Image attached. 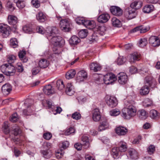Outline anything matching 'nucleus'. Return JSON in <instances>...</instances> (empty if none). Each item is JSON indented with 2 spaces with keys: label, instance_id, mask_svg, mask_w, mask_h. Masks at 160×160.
I'll list each match as a JSON object with an SVG mask.
<instances>
[{
  "label": "nucleus",
  "instance_id": "nucleus-42",
  "mask_svg": "<svg viewBox=\"0 0 160 160\" xmlns=\"http://www.w3.org/2000/svg\"><path fill=\"white\" fill-rule=\"evenodd\" d=\"M112 21L113 26L114 27H120L121 26V21L115 17H113L112 18Z\"/></svg>",
  "mask_w": 160,
  "mask_h": 160
},
{
  "label": "nucleus",
  "instance_id": "nucleus-45",
  "mask_svg": "<svg viewBox=\"0 0 160 160\" xmlns=\"http://www.w3.org/2000/svg\"><path fill=\"white\" fill-rule=\"evenodd\" d=\"M16 60V56L13 55H8L7 58V61L8 62V64H11L15 62Z\"/></svg>",
  "mask_w": 160,
  "mask_h": 160
},
{
  "label": "nucleus",
  "instance_id": "nucleus-6",
  "mask_svg": "<svg viewBox=\"0 0 160 160\" xmlns=\"http://www.w3.org/2000/svg\"><path fill=\"white\" fill-rule=\"evenodd\" d=\"M137 15V12L133 8H129L125 11V17L128 20L132 19L136 17Z\"/></svg>",
  "mask_w": 160,
  "mask_h": 160
},
{
  "label": "nucleus",
  "instance_id": "nucleus-39",
  "mask_svg": "<svg viewBox=\"0 0 160 160\" xmlns=\"http://www.w3.org/2000/svg\"><path fill=\"white\" fill-rule=\"evenodd\" d=\"M138 113L139 117L141 119H145L148 116V113L144 110H140Z\"/></svg>",
  "mask_w": 160,
  "mask_h": 160
},
{
  "label": "nucleus",
  "instance_id": "nucleus-22",
  "mask_svg": "<svg viewBox=\"0 0 160 160\" xmlns=\"http://www.w3.org/2000/svg\"><path fill=\"white\" fill-rule=\"evenodd\" d=\"M83 25L89 29H94L95 26V22L93 21H89L85 19Z\"/></svg>",
  "mask_w": 160,
  "mask_h": 160
},
{
  "label": "nucleus",
  "instance_id": "nucleus-30",
  "mask_svg": "<svg viewBox=\"0 0 160 160\" xmlns=\"http://www.w3.org/2000/svg\"><path fill=\"white\" fill-rule=\"evenodd\" d=\"M121 152L118 148L114 147L112 149L111 154L114 158H118L121 155Z\"/></svg>",
  "mask_w": 160,
  "mask_h": 160
},
{
  "label": "nucleus",
  "instance_id": "nucleus-62",
  "mask_svg": "<svg viewBox=\"0 0 160 160\" xmlns=\"http://www.w3.org/2000/svg\"><path fill=\"white\" fill-rule=\"evenodd\" d=\"M155 147L152 145L149 146L148 149V153L151 154H152L155 151Z\"/></svg>",
  "mask_w": 160,
  "mask_h": 160
},
{
  "label": "nucleus",
  "instance_id": "nucleus-15",
  "mask_svg": "<svg viewBox=\"0 0 160 160\" xmlns=\"http://www.w3.org/2000/svg\"><path fill=\"white\" fill-rule=\"evenodd\" d=\"M115 130L116 133L119 136L125 135L128 131L127 128L122 126H119L116 128Z\"/></svg>",
  "mask_w": 160,
  "mask_h": 160
},
{
  "label": "nucleus",
  "instance_id": "nucleus-7",
  "mask_svg": "<svg viewBox=\"0 0 160 160\" xmlns=\"http://www.w3.org/2000/svg\"><path fill=\"white\" fill-rule=\"evenodd\" d=\"M141 57V55L139 53L134 52L129 55L128 58L129 62L131 63H132L139 61Z\"/></svg>",
  "mask_w": 160,
  "mask_h": 160
},
{
  "label": "nucleus",
  "instance_id": "nucleus-3",
  "mask_svg": "<svg viewBox=\"0 0 160 160\" xmlns=\"http://www.w3.org/2000/svg\"><path fill=\"white\" fill-rule=\"evenodd\" d=\"M1 70L3 73L7 76L12 75L16 72L14 66L8 64L2 65L1 66Z\"/></svg>",
  "mask_w": 160,
  "mask_h": 160
},
{
  "label": "nucleus",
  "instance_id": "nucleus-44",
  "mask_svg": "<svg viewBox=\"0 0 160 160\" xmlns=\"http://www.w3.org/2000/svg\"><path fill=\"white\" fill-rule=\"evenodd\" d=\"M88 30L86 29H83L81 30L78 32L79 37L82 38H86L88 35Z\"/></svg>",
  "mask_w": 160,
  "mask_h": 160
},
{
  "label": "nucleus",
  "instance_id": "nucleus-17",
  "mask_svg": "<svg viewBox=\"0 0 160 160\" xmlns=\"http://www.w3.org/2000/svg\"><path fill=\"white\" fill-rule=\"evenodd\" d=\"M92 118L95 122L100 120L101 116L99 110L98 108L95 109L92 112Z\"/></svg>",
  "mask_w": 160,
  "mask_h": 160
},
{
  "label": "nucleus",
  "instance_id": "nucleus-51",
  "mask_svg": "<svg viewBox=\"0 0 160 160\" xmlns=\"http://www.w3.org/2000/svg\"><path fill=\"white\" fill-rule=\"evenodd\" d=\"M41 152L43 155L44 157L46 158H49L52 156V153L51 152H49L47 151L43 150Z\"/></svg>",
  "mask_w": 160,
  "mask_h": 160
},
{
  "label": "nucleus",
  "instance_id": "nucleus-50",
  "mask_svg": "<svg viewBox=\"0 0 160 160\" xmlns=\"http://www.w3.org/2000/svg\"><path fill=\"white\" fill-rule=\"evenodd\" d=\"M10 45L13 48H15L18 46V42L16 38H12L10 40Z\"/></svg>",
  "mask_w": 160,
  "mask_h": 160
},
{
  "label": "nucleus",
  "instance_id": "nucleus-1",
  "mask_svg": "<svg viewBox=\"0 0 160 160\" xmlns=\"http://www.w3.org/2000/svg\"><path fill=\"white\" fill-rule=\"evenodd\" d=\"M134 104L132 101H126L125 104L127 108H125L122 110V117L126 119H129L131 117L135 116L137 110L133 104Z\"/></svg>",
  "mask_w": 160,
  "mask_h": 160
},
{
  "label": "nucleus",
  "instance_id": "nucleus-34",
  "mask_svg": "<svg viewBox=\"0 0 160 160\" xmlns=\"http://www.w3.org/2000/svg\"><path fill=\"white\" fill-rule=\"evenodd\" d=\"M82 141L84 148H87L89 147V143L88 138V136L85 135L83 136L82 138Z\"/></svg>",
  "mask_w": 160,
  "mask_h": 160
},
{
  "label": "nucleus",
  "instance_id": "nucleus-32",
  "mask_svg": "<svg viewBox=\"0 0 160 160\" xmlns=\"http://www.w3.org/2000/svg\"><path fill=\"white\" fill-rule=\"evenodd\" d=\"M128 153L131 158L134 159L138 158V153L135 149L132 148L129 149L128 150Z\"/></svg>",
  "mask_w": 160,
  "mask_h": 160
},
{
  "label": "nucleus",
  "instance_id": "nucleus-29",
  "mask_svg": "<svg viewBox=\"0 0 160 160\" xmlns=\"http://www.w3.org/2000/svg\"><path fill=\"white\" fill-rule=\"evenodd\" d=\"M49 64V62L45 59H41L39 61L38 63L39 67L42 68H47Z\"/></svg>",
  "mask_w": 160,
  "mask_h": 160
},
{
  "label": "nucleus",
  "instance_id": "nucleus-12",
  "mask_svg": "<svg viewBox=\"0 0 160 160\" xmlns=\"http://www.w3.org/2000/svg\"><path fill=\"white\" fill-rule=\"evenodd\" d=\"M145 84L148 85L149 87L152 88L155 87L156 85V80L151 76L147 77L145 78Z\"/></svg>",
  "mask_w": 160,
  "mask_h": 160
},
{
  "label": "nucleus",
  "instance_id": "nucleus-36",
  "mask_svg": "<svg viewBox=\"0 0 160 160\" xmlns=\"http://www.w3.org/2000/svg\"><path fill=\"white\" fill-rule=\"evenodd\" d=\"M109 126V124L107 121L106 120L102 122L99 125L98 128V131H102L105 130L106 129L108 128Z\"/></svg>",
  "mask_w": 160,
  "mask_h": 160
},
{
  "label": "nucleus",
  "instance_id": "nucleus-14",
  "mask_svg": "<svg viewBox=\"0 0 160 160\" xmlns=\"http://www.w3.org/2000/svg\"><path fill=\"white\" fill-rule=\"evenodd\" d=\"M118 82L121 84H125L128 81V76L124 72L120 73L118 74Z\"/></svg>",
  "mask_w": 160,
  "mask_h": 160
},
{
  "label": "nucleus",
  "instance_id": "nucleus-43",
  "mask_svg": "<svg viewBox=\"0 0 160 160\" xmlns=\"http://www.w3.org/2000/svg\"><path fill=\"white\" fill-rule=\"evenodd\" d=\"M2 128L3 129V131L6 134L10 132L9 126L8 122L5 121L3 124Z\"/></svg>",
  "mask_w": 160,
  "mask_h": 160
},
{
  "label": "nucleus",
  "instance_id": "nucleus-63",
  "mask_svg": "<svg viewBox=\"0 0 160 160\" xmlns=\"http://www.w3.org/2000/svg\"><path fill=\"white\" fill-rule=\"evenodd\" d=\"M137 71V68L134 66H132L129 68V71L131 74L135 73Z\"/></svg>",
  "mask_w": 160,
  "mask_h": 160
},
{
  "label": "nucleus",
  "instance_id": "nucleus-18",
  "mask_svg": "<svg viewBox=\"0 0 160 160\" xmlns=\"http://www.w3.org/2000/svg\"><path fill=\"white\" fill-rule=\"evenodd\" d=\"M110 16L107 13L102 14L98 16L97 18L98 21L100 23H105L109 19Z\"/></svg>",
  "mask_w": 160,
  "mask_h": 160
},
{
  "label": "nucleus",
  "instance_id": "nucleus-24",
  "mask_svg": "<svg viewBox=\"0 0 160 160\" xmlns=\"http://www.w3.org/2000/svg\"><path fill=\"white\" fill-rule=\"evenodd\" d=\"M17 17L13 15H9L8 17V23L12 25L15 26L18 22Z\"/></svg>",
  "mask_w": 160,
  "mask_h": 160
},
{
  "label": "nucleus",
  "instance_id": "nucleus-2",
  "mask_svg": "<svg viewBox=\"0 0 160 160\" xmlns=\"http://www.w3.org/2000/svg\"><path fill=\"white\" fill-rule=\"evenodd\" d=\"M60 22V27L62 31L65 32L69 31L71 29V23L68 19H62L61 17H57Z\"/></svg>",
  "mask_w": 160,
  "mask_h": 160
},
{
  "label": "nucleus",
  "instance_id": "nucleus-20",
  "mask_svg": "<svg viewBox=\"0 0 160 160\" xmlns=\"http://www.w3.org/2000/svg\"><path fill=\"white\" fill-rule=\"evenodd\" d=\"M12 90V86L8 83L5 84L2 87V92L5 95L9 94Z\"/></svg>",
  "mask_w": 160,
  "mask_h": 160
},
{
  "label": "nucleus",
  "instance_id": "nucleus-23",
  "mask_svg": "<svg viewBox=\"0 0 160 160\" xmlns=\"http://www.w3.org/2000/svg\"><path fill=\"white\" fill-rule=\"evenodd\" d=\"M105 31V27L104 26H97L94 28V31L96 33H98L101 35L104 34Z\"/></svg>",
  "mask_w": 160,
  "mask_h": 160
},
{
  "label": "nucleus",
  "instance_id": "nucleus-61",
  "mask_svg": "<svg viewBox=\"0 0 160 160\" xmlns=\"http://www.w3.org/2000/svg\"><path fill=\"white\" fill-rule=\"evenodd\" d=\"M17 6L20 9L24 8L25 6V3L24 1L20 0L17 4Z\"/></svg>",
  "mask_w": 160,
  "mask_h": 160
},
{
  "label": "nucleus",
  "instance_id": "nucleus-46",
  "mask_svg": "<svg viewBox=\"0 0 160 160\" xmlns=\"http://www.w3.org/2000/svg\"><path fill=\"white\" fill-rule=\"evenodd\" d=\"M120 113V111L117 108L113 109L109 112L110 114L113 116H116L118 115Z\"/></svg>",
  "mask_w": 160,
  "mask_h": 160
},
{
  "label": "nucleus",
  "instance_id": "nucleus-33",
  "mask_svg": "<svg viewBox=\"0 0 160 160\" xmlns=\"http://www.w3.org/2000/svg\"><path fill=\"white\" fill-rule=\"evenodd\" d=\"M149 116L152 119H157L160 116V113L155 110H151L149 112Z\"/></svg>",
  "mask_w": 160,
  "mask_h": 160
},
{
  "label": "nucleus",
  "instance_id": "nucleus-26",
  "mask_svg": "<svg viewBox=\"0 0 160 160\" xmlns=\"http://www.w3.org/2000/svg\"><path fill=\"white\" fill-rule=\"evenodd\" d=\"M43 91L45 94L48 95L53 94L54 92L50 85L46 86L43 88Z\"/></svg>",
  "mask_w": 160,
  "mask_h": 160
},
{
  "label": "nucleus",
  "instance_id": "nucleus-55",
  "mask_svg": "<svg viewBox=\"0 0 160 160\" xmlns=\"http://www.w3.org/2000/svg\"><path fill=\"white\" fill-rule=\"evenodd\" d=\"M41 70V68L39 66L33 68L32 70V73L33 75H36Z\"/></svg>",
  "mask_w": 160,
  "mask_h": 160
},
{
  "label": "nucleus",
  "instance_id": "nucleus-35",
  "mask_svg": "<svg viewBox=\"0 0 160 160\" xmlns=\"http://www.w3.org/2000/svg\"><path fill=\"white\" fill-rule=\"evenodd\" d=\"M80 40L78 38L75 36H73L71 37L69 40V42L71 45H77L80 42Z\"/></svg>",
  "mask_w": 160,
  "mask_h": 160
},
{
  "label": "nucleus",
  "instance_id": "nucleus-52",
  "mask_svg": "<svg viewBox=\"0 0 160 160\" xmlns=\"http://www.w3.org/2000/svg\"><path fill=\"white\" fill-rule=\"evenodd\" d=\"M6 7L8 10L11 12L13 11L15 9L12 3L9 2L7 3Z\"/></svg>",
  "mask_w": 160,
  "mask_h": 160
},
{
  "label": "nucleus",
  "instance_id": "nucleus-25",
  "mask_svg": "<svg viewBox=\"0 0 160 160\" xmlns=\"http://www.w3.org/2000/svg\"><path fill=\"white\" fill-rule=\"evenodd\" d=\"M148 29L143 25L139 26L134 28L130 31L131 33H133L137 31H140L141 33L146 32Z\"/></svg>",
  "mask_w": 160,
  "mask_h": 160
},
{
  "label": "nucleus",
  "instance_id": "nucleus-59",
  "mask_svg": "<svg viewBox=\"0 0 160 160\" xmlns=\"http://www.w3.org/2000/svg\"><path fill=\"white\" fill-rule=\"evenodd\" d=\"M74 129L73 128L71 127L66 130L64 134L65 135H69L71 134L74 133Z\"/></svg>",
  "mask_w": 160,
  "mask_h": 160
},
{
  "label": "nucleus",
  "instance_id": "nucleus-64",
  "mask_svg": "<svg viewBox=\"0 0 160 160\" xmlns=\"http://www.w3.org/2000/svg\"><path fill=\"white\" fill-rule=\"evenodd\" d=\"M18 115L17 113H15L13 114L10 118V120L12 122H15L18 119Z\"/></svg>",
  "mask_w": 160,
  "mask_h": 160
},
{
  "label": "nucleus",
  "instance_id": "nucleus-40",
  "mask_svg": "<svg viewBox=\"0 0 160 160\" xmlns=\"http://www.w3.org/2000/svg\"><path fill=\"white\" fill-rule=\"evenodd\" d=\"M142 104L145 107H151L153 105V102L149 98H146L142 102Z\"/></svg>",
  "mask_w": 160,
  "mask_h": 160
},
{
  "label": "nucleus",
  "instance_id": "nucleus-21",
  "mask_svg": "<svg viewBox=\"0 0 160 160\" xmlns=\"http://www.w3.org/2000/svg\"><path fill=\"white\" fill-rule=\"evenodd\" d=\"M37 20L39 22H43L47 19L46 15L43 12L40 11L36 15Z\"/></svg>",
  "mask_w": 160,
  "mask_h": 160
},
{
  "label": "nucleus",
  "instance_id": "nucleus-58",
  "mask_svg": "<svg viewBox=\"0 0 160 160\" xmlns=\"http://www.w3.org/2000/svg\"><path fill=\"white\" fill-rule=\"evenodd\" d=\"M72 117L73 119L78 120L81 118V114L79 112H76L72 114Z\"/></svg>",
  "mask_w": 160,
  "mask_h": 160
},
{
  "label": "nucleus",
  "instance_id": "nucleus-54",
  "mask_svg": "<svg viewBox=\"0 0 160 160\" xmlns=\"http://www.w3.org/2000/svg\"><path fill=\"white\" fill-rule=\"evenodd\" d=\"M85 19L82 17H78L76 18L75 21L76 23L78 24L83 25Z\"/></svg>",
  "mask_w": 160,
  "mask_h": 160
},
{
  "label": "nucleus",
  "instance_id": "nucleus-16",
  "mask_svg": "<svg viewBox=\"0 0 160 160\" xmlns=\"http://www.w3.org/2000/svg\"><path fill=\"white\" fill-rule=\"evenodd\" d=\"M87 73L85 71L82 70L79 71L78 72L77 74V81L79 82L83 81L84 79L87 78Z\"/></svg>",
  "mask_w": 160,
  "mask_h": 160
},
{
  "label": "nucleus",
  "instance_id": "nucleus-53",
  "mask_svg": "<svg viewBox=\"0 0 160 160\" xmlns=\"http://www.w3.org/2000/svg\"><path fill=\"white\" fill-rule=\"evenodd\" d=\"M98 39V38L96 33H94L92 36L89 38L90 41L94 42L97 41Z\"/></svg>",
  "mask_w": 160,
  "mask_h": 160
},
{
  "label": "nucleus",
  "instance_id": "nucleus-38",
  "mask_svg": "<svg viewBox=\"0 0 160 160\" xmlns=\"http://www.w3.org/2000/svg\"><path fill=\"white\" fill-rule=\"evenodd\" d=\"M154 9V7L152 5H147L143 8L142 10L145 13H149L152 11Z\"/></svg>",
  "mask_w": 160,
  "mask_h": 160
},
{
  "label": "nucleus",
  "instance_id": "nucleus-8",
  "mask_svg": "<svg viewBox=\"0 0 160 160\" xmlns=\"http://www.w3.org/2000/svg\"><path fill=\"white\" fill-rule=\"evenodd\" d=\"M116 80L115 75L112 73H108L104 76L103 80L106 84H109L112 83Z\"/></svg>",
  "mask_w": 160,
  "mask_h": 160
},
{
  "label": "nucleus",
  "instance_id": "nucleus-49",
  "mask_svg": "<svg viewBox=\"0 0 160 160\" xmlns=\"http://www.w3.org/2000/svg\"><path fill=\"white\" fill-rule=\"evenodd\" d=\"M126 61V59L123 56H120L117 59V63L118 65H121L123 64Z\"/></svg>",
  "mask_w": 160,
  "mask_h": 160
},
{
  "label": "nucleus",
  "instance_id": "nucleus-19",
  "mask_svg": "<svg viewBox=\"0 0 160 160\" xmlns=\"http://www.w3.org/2000/svg\"><path fill=\"white\" fill-rule=\"evenodd\" d=\"M66 93L69 96H72L73 95L74 92V89L73 86L71 83H68L66 86L65 89Z\"/></svg>",
  "mask_w": 160,
  "mask_h": 160
},
{
  "label": "nucleus",
  "instance_id": "nucleus-31",
  "mask_svg": "<svg viewBox=\"0 0 160 160\" xmlns=\"http://www.w3.org/2000/svg\"><path fill=\"white\" fill-rule=\"evenodd\" d=\"M142 5V3L141 1H135L131 3L130 8H133L136 10L140 8Z\"/></svg>",
  "mask_w": 160,
  "mask_h": 160
},
{
  "label": "nucleus",
  "instance_id": "nucleus-41",
  "mask_svg": "<svg viewBox=\"0 0 160 160\" xmlns=\"http://www.w3.org/2000/svg\"><path fill=\"white\" fill-rule=\"evenodd\" d=\"M76 72L75 70L71 69L69 70L66 74V77L67 79H69L74 77Z\"/></svg>",
  "mask_w": 160,
  "mask_h": 160
},
{
  "label": "nucleus",
  "instance_id": "nucleus-37",
  "mask_svg": "<svg viewBox=\"0 0 160 160\" xmlns=\"http://www.w3.org/2000/svg\"><path fill=\"white\" fill-rule=\"evenodd\" d=\"M119 150L122 152H125L127 149L126 143L123 141L120 142L118 144Z\"/></svg>",
  "mask_w": 160,
  "mask_h": 160
},
{
  "label": "nucleus",
  "instance_id": "nucleus-60",
  "mask_svg": "<svg viewBox=\"0 0 160 160\" xmlns=\"http://www.w3.org/2000/svg\"><path fill=\"white\" fill-rule=\"evenodd\" d=\"M36 30L38 32L42 34L45 33L46 34V30L45 31L42 26H38L37 27Z\"/></svg>",
  "mask_w": 160,
  "mask_h": 160
},
{
  "label": "nucleus",
  "instance_id": "nucleus-11",
  "mask_svg": "<svg viewBox=\"0 0 160 160\" xmlns=\"http://www.w3.org/2000/svg\"><path fill=\"white\" fill-rule=\"evenodd\" d=\"M0 32L2 33L3 37L6 38L10 34V28L8 26L5 25L0 24Z\"/></svg>",
  "mask_w": 160,
  "mask_h": 160
},
{
  "label": "nucleus",
  "instance_id": "nucleus-57",
  "mask_svg": "<svg viewBox=\"0 0 160 160\" xmlns=\"http://www.w3.org/2000/svg\"><path fill=\"white\" fill-rule=\"evenodd\" d=\"M12 129L15 136H17L21 132V130L19 129V127L17 126H14Z\"/></svg>",
  "mask_w": 160,
  "mask_h": 160
},
{
  "label": "nucleus",
  "instance_id": "nucleus-48",
  "mask_svg": "<svg viewBox=\"0 0 160 160\" xmlns=\"http://www.w3.org/2000/svg\"><path fill=\"white\" fill-rule=\"evenodd\" d=\"M148 43L147 39L145 38L141 39L139 42V45L140 47H144Z\"/></svg>",
  "mask_w": 160,
  "mask_h": 160
},
{
  "label": "nucleus",
  "instance_id": "nucleus-47",
  "mask_svg": "<svg viewBox=\"0 0 160 160\" xmlns=\"http://www.w3.org/2000/svg\"><path fill=\"white\" fill-rule=\"evenodd\" d=\"M57 87L58 89L60 90H61L64 88V85L62 80H59L57 81Z\"/></svg>",
  "mask_w": 160,
  "mask_h": 160
},
{
  "label": "nucleus",
  "instance_id": "nucleus-28",
  "mask_svg": "<svg viewBox=\"0 0 160 160\" xmlns=\"http://www.w3.org/2000/svg\"><path fill=\"white\" fill-rule=\"evenodd\" d=\"M90 68L91 70L94 72H97L100 71L101 67L98 64L95 62H92L89 65Z\"/></svg>",
  "mask_w": 160,
  "mask_h": 160
},
{
  "label": "nucleus",
  "instance_id": "nucleus-27",
  "mask_svg": "<svg viewBox=\"0 0 160 160\" xmlns=\"http://www.w3.org/2000/svg\"><path fill=\"white\" fill-rule=\"evenodd\" d=\"M150 91L149 87L145 84L142 87L139 91L140 94L142 96L146 95L148 94Z\"/></svg>",
  "mask_w": 160,
  "mask_h": 160
},
{
  "label": "nucleus",
  "instance_id": "nucleus-5",
  "mask_svg": "<svg viewBox=\"0 0 160 160\" xmlns=\"http://www.w3.org/2000/svg\"><path fill=\"white\" fill-rule=\"evenodd\" d=\"M48 38L50 39L51 42L55 46L61 47L64 44V40L60 36H54Z\"/></svg>",
  "mask_w": 160,
  "mask_h": 160
},
{
  "label": "nucleus",
  "instance_id": "nucleus-10",
  "mask_svg": "<svg viewBox=\"0 0 160 160\" xmlns=\"http://www.w3.org/2000/svg\"><path fill=\"white\" fill-rule=\"evenodd\" d=\"M150 44L153 47H158L160 45V36H152L149 39Z\"/></svg>",
  "mask_w": 160,
  "mask_h": 160
},
{
  "label": "nucleus",
  "instance_id": "nucleus-56",
  "mask_svg": "<svg viewBox=\"0 0 160 160\" xmlns=\"http://www.w3.org/2000/svg\"><path fill=\"white\" fill-rule=\"evenodd\" d=\"M32 5L36 8H38L40 6V3L38 0H32L31 2Z\"/></svg>",
  "mask_w": 160,
  "mask_h": 160
},
{
  "label": "nucleus",
  "instance_id": "nucleus-4",
  "mask_svg": "<svg viewBox=\"0 0 160 160\" xmlns=\"http://www.w3.org/2000/svg\"><path fill=\"white\" fill-rule=\"evenodd\" d=\"M105 101L107 104L110 108H114L118 104L116 98L109 95L105 97Z\"/></svg>",
  "mask_w": 160,
  "mask_h": 160
},
{
  "label": "nucleus",
  "instance_id": "nucleus-13",
  "mask_svg": "<svg viewBox=\"0 0 160 160\" xmlns=\"http://www.w3.org/2000/svg\"><path fill=\"white\" fill-rule=\"evenodd\" d=\"M110 10L112 13L116 16H120L122 14V10L119 7L117 6H111Z\"/></svg>",
  "mask_w": 160,
  "mask_h": 160
},
{
  "label": "nucleus",
  "instance_id": "nucleus-9",
  "mask_svg": "<svg viewBox=\"0 0 160 160\" xmlns=\"http://www.w3.org/2000/svg\"><path fill=\"white\" fill-rule=\"evenodd\" d=\"M58 33V30L56 27H48L46 29V35L48 38H50L52 37Z\"/></svg>",
  "mask_w": 160,
  "mask_h": 160
}]
</instances>
